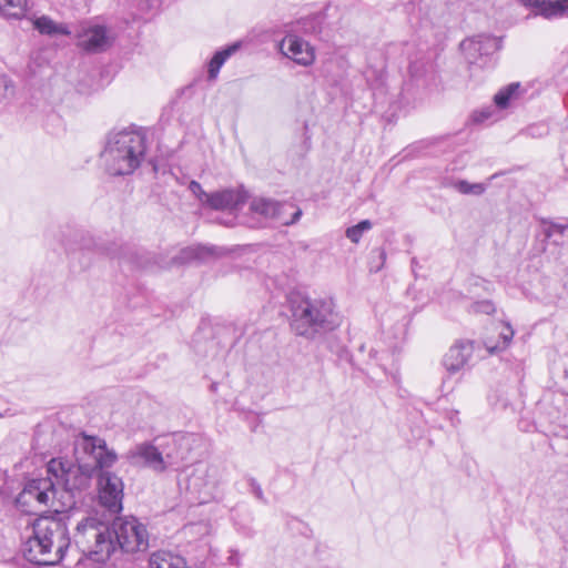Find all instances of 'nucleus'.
Segmentation results:
<instances>
[{
	"mask_svg": "<svg viewBox=\"0 0 568 568\" xmlns=\"http://www.w3.org/2000/svg\"><path fill=\"white\" fill-rule=\"evenodd\" d=\"M538 129L537 126H530L529 131L531 132V135H535L534 130Z\"/></svg>",
	"mask_w": 568,
	"mask_h": 568,
	"instance_id": "36",
	"label": "nucleus"
},
{
	"mask_svg": "<svg viewBox=\"0 0 568 568\" xmlns=\"http://www.w3.org/2000/svg\"><path fill=\"white\" fill-rule=\"evenodd\" d=\"M372 226L373 224L369 220H363L358 224L346 230V237L353 243H358L364 232L369 231Z\"/></svg>",
	"mask_w": 568,
	"mask_h": 568,
	"instance_id": "25",
	"label": "nucleus"
},
{
	"mask_svg": "<svg viewBox=\"0 0 568 568\" xmlns=\"http://www.w3.org/2000/svg\"><path fill=\"white\" fill-rule=\"evenodd\" d=\"M73 453L77 463L88 464L95 471L110 468L118 460L116 453L106 447L105 440L95 436H79L74 442Z\"/></svg>",
	"mask_w": 568,
	"mask_h": 568,
	"instance_id": "9",
	"label": "nucleus"
},
{
	"mask_svg": "<svg viewBox=\"0 0 568 568\" xmlns=\"http://www.w3.org/2000/svg\"><path fill=\"white\" fill-rule=\"evenodd\" d=\"M34 28L43 34L64 33L50 18L40 17L33 22Z\"/></svg>",
	"mask_w": 568,
	"mask_h": 568,
	"instance_id": "26",
	"label": "nucleus"
},
{
	"mask_svg": "<svg viewBox=\"0 0 568 568\" xmlns=\"http://www.w3.org/2000/svg\"><path fill=\"white\" fill-rule=\"evenodd\" d=\"M239 44H233L224 50L215 52L207 65L209 80L214 81L217 78L220 69L224 62L237 50Z\"/></svg>",
	"mask_w": 568,
	"mask_h": 568,
	"instance_id": "20",
	"label": "nucleus"
},
{
	"mask_svg": "<svg viewBox=\"0 0 568 568\" xmlns=\"http://www.w3.org/2000/svg\"><path fill=\"white\" fill-rule=\"evenodd\" d=\"M111 534L114 540V551H144L149 547L146 526L134 516H118L112 520Z\"/></svg>",
	"mask_w": 568,
	"mask_h": 568,
	"instance_id": "6",
	"label": "nucleus"
},
{
	"mask_svg": "<svg viewBox=\"0 0 568 568\" xmlns=\"http://www.w3.org/2000/svg\"><path fill=\"white\" fill-rule=\"evenodd\" d=\"M496 311V307L491 301L484 300L474 302L469 306V312L474 314H493Z\"/></svg>",
	"mask_w": 568,
	"mask_h": 568,
	"instance_id": "30",
	"label": "nucleus"
},
{
	"mask_svg": "<svg viewBox=\"0 0 568 568\" xmlns=\"http://www.w3.org/2000/svg\"><path fill=\"white\" fill-rule=\"evenodd\" d=\"M493 114H494L493 108H490V106L489 108H485V109H481L479 111H475L473 113V120H474V122L483 123V122H486V121L490 120Z\"/></svg>",
	"mask_w": 568,
	"mask_h": 568,
	"instance_id": "32",
	"label": "nucleus"
},
{
	"mask_svg": "<svg viewBox=\"0 0 568 568\" xmlns=\"http://www.w3.org/2000/svg\"><path fill=\"white\" fill-rule=\"evenodd\" d=\"M27 10V0H0V14L8 19H21Z\"/></svg>",
	"mask_w": 568,
	"mask_h": 568,
	"instance_id": "21",
	"label": "nucleus"
},
{
	"mask_svg": "<svg viewBox=\"0 0 568 568\" xmlns=\"http://www.w3.org/2000/svg\"><path fill=\"white\" fill-rule=\"evenodd\" d=\"M281 53L295 63L308 67L315 61L314 48L296 34H287L278 43Z\"/></svg>",
	"mask_w": 568,
	"mask_h": 568,
	"instance_id": "12",
	"label": "nucleus"
},
{
	"mask_svg": "<svg viewBox=\"0 0 568 568\" xmlns=\"http://www.w3.org/2000/svg\"><path fill=\"white\" fill-rule=\"evenodd\" d=\"M455 189L462 194L481 195L486 191V185L483 183H469L465 180H459L455 183Z\"/></svg>",
	"mask_w": 568,
	"mask_h": 568,
	"instance_id": "27",
	"label": "nucleus"
},
{
	"mask_svg": "<svg viewBox=\"0 0 568 568\" xmlns=\"http://www.w3.org/2000/svg\"><path fill=\"white\" fill-rule=\"evenodd\" d=\"M124 458L134 467H144L155 473H163L169 467L185 460L186 457L178 450L161 452L153 444L144 442L129 449Z\"/></svg>",
	"mask_w": 568,
	"mask_h": 568,
	"instance_id": "7",
	"label": "nucleus"
},
{
	"mask_svg": "<svg viewBox=\"0 0 568 568\" xmlns=\"http://www.w3.org/2000/svg\"><path fill=\"white\" fill-rule=\"evenodd\" d=\"M55 497V483L48 475L45 478L29 480L16 498L17 506L28 514H36L41 507L48 506Z\"/></svg>",
	"mask_w": 568,
	"mask_h": 568,
	"instance_id": "10",
	"label": "nucleus"
},
{
	"mask_svg": "<svg viewBox=\"0 0 568 568\" xmlns=\"http://www.w3.org/2000/svg\"><path fill=\"white\" fill-rule=\"evenodd\" d=\"M94 471L88 464L72 463L64 458H52L47 465V473L53 478L55 490L60 487L72 495L91 486Z\"/></svg>",
	"mask_w": 568,
	"mask_h": 568,
	"instance_id": "5",
	"label": "nucleus"
},
{
	"mask_svg": "<svg viewBox=\"0 0 568 568\" xmlns=\"http://www.w3.org/2000/svg\"><path fill=\"white\" fill-rule=\"evenodd\" d=\"M250 487L254 496L260 500H265L263 490L255 479H250Z\"/></svg>",
	"mask_w": 568,
	"mask_h": 568,
	"instance_id": "33",
	"label": "nucleus"
},
{
	"mask_svg": "<svg viewBox=\"0 0 568 568\" xmlns=\"http://www.w3.org/2000/svg\"><path fill=\"white\" fill-rule=\"evenodd\" d=\"M111 42L108 31L104 27L95 26L83 32L80 37L79 45L89 52L104 51L110 47Z\"/></svg>",
	"mask_w": 568,
	"mask_h": 568,
	"instance_id": "15",
	"label": "nucleus"
},
{
	"mask_svg": "<svg viewBox=\"0 0 568 568\" xmlns=\"http://www.w3.org/2000/svg\"><path fill=\"white\" fill-rule=\"evenodd\" d=\"M365 80L369 88L374 91V94L377 92L383 94L385 92V63L381 60L376 64H368L363 72Z\"/></svg>",
	"mask_w": 568,
	"mask_h": 568,
	"instance_id": "18",
	"label": "nucleus"
},
{
	"mask_svg": "<svg viewBox=\"0 0 568 568\" xmlns=\"http://www.w3.org/2000/svg\"><path fill=\"white\" fill-rule=\"evenodd\" d=\"M462 47L479 55H488L499 49V41L495 37L480 34L463 42Z\"/></svg>",
	"mask_w": 568,
	"mask_h": 568,
	"instance_id": "17",
	"label": "nucleus"
},
{
	"mask_svg": "<svg viewBox=\"0 0 568 568\" xmlns=\"http://www.w3.org/2000/svg\"><path fill=\"white\" fill-rule=\"evenodd\" d=\"M243 196L234 190H223L209 195L206 204L213 210H236Z\"/></svg>",
	"mask_w": 568,
	"mask_h": 568,
	"instance_id": "16",
	"label": "nucleus"
},
{
	"mask_svg": "<svg viewBox=\"0 0 568 568\" xmlns=\"http://www.w3.org/2000/svg\"><path fill=\"white\" fill-rule=\"evenodd\" d=\"M213 253L212 247L204 245L189 246L181 251L180 260L182 261H191V260H203L207 255Z\"/></svg>",
	"mask_w": 568,
	"mask_h": 568,
	"instance_id": "23",
	"label": "nucleus"
},
{
	"mask_svg": "<svg viewBox=\"0 0 568 568\" xmlns=\"http://www.w3.org/2000/svg\"><path fill=\"white\" fill-rule=\"evenodd\" d=\"M474 355V343L459 341L455 343L443 358V365L448 374L453 375L469 367Z\"/></svg>",
	"mask_w": 568,
	"mask_h": 568,
	"instance_id": "13",
	"label": "nucleus"
},
{
	"mask_svg": "<svg viewBox=\"0 0 568 568\" xmlns=\"http://www.w3.org/2000/svg\"><path fill=\"white\" fill-rule=\"evenodd\" d=\"M291 311V328L307 339H314L339 325V316L335 304L329 297L311 298L292 294L288 298Z\"/></svg>",
	"mask_w": 568,
	"mask_h": 568,
	"instance_id": "2",
	"label": "nucleus"
},
{
	"mask_svg": "<svg viewBox=\"0 0 568 568\" xmlns=\"http://www.w3.org/2000/svg\"><path fill=\"white\" fill-rule=\"evenodd\" d=\"M293 205L290 203H281L276 200L268 197H254L250 202V211L254 214L253 221H247L250 227H261L267 222H276L282 225H291L297 222L302 215V211L296 209L287 216L286 212L292 210Z\"/></svg>",
	"mask_w": 568,
	"mask_h": 568,
	"instance_id": "8",
	"label": "nucleus"
},
{
	"mask_svg": "<svg viewBox=\"0 0 568 568\" xmlns=\"http://www.w3.org/2000/svg\"><path fill=\"white\" fill-rule=\"evenodd\" d=\"M13 94V85L11 81L3 74H0V108L7 103Z\"/></svg>",
	"mask_w": 568,
	"mask_h": 568,
	"instance_id": "29",
	"label": "nucleus"
},
{
	"mask_svg": "<svg viewBox=\"0 0 568 568\" xmlns=\"http://www.w3.org/2000/svg\"><path fill=\"white\" fill-rule=\"evenodd\" d=\"M568 231L567 224L554 223L546 220H542V232L547 240L556 236L564 235Z\"/></svg>",
	"mask_w": 568,
	"mask_h": 568,
	"instance_id": "28",
	"label": "nucleus"
},
{
	"mask_svg": "<svg viewBox=\"0 0 568 568\" xmlns=\"http://www.w3.org/2000/svg\"><path fill=\"white\" fill-rule=\"evenodd\" d=\"M375 253L377 254V257L379 260V264L375 268V271L377 272L382 268V266L384 265V263L386 261V253L382 248L376 250Z\"/></svg>",
	"mask_w": 568,
	"mask_h": 568,
	"instance_id": "35",
	"label": "nucleus"
},
{
	"mask_svg": "<svg viewBox=\"0 0 568 568\" xmlns=\"http://www.w3.org/2000/svg\"><path fill=\"white\" fill-rule=\"evenodd\" d=\"M186 442H187V439L185 437H182V436L181 437H175L174 436V437H171L166 442V444H168L169 447L172 446L174 448H178V447H182L184 444H187Z\"/></svg>",
	"mask_w": 568,
	"mask_h": 568,
	"instance_id": "34",
	"label": "nucleus"
},
{
	"mask_svg": "<svg viewBox=\"0 0 568 568\" xmlns=\"http://www.w3.org/2000/svg\"><path fill=\"white\" fill-rule=\"evenodd\" d=\"M74 542L94 561L103 562L114 552L110 525L97 517H87L77 525Z\"/></svg>",
	"mask_w": 568,
	"mask_h": 568,
	"instance_id": "4",
	"label": "nucleus"
},
{
	"mask_svg": "<svg viewBox=\"0 0 568 568\" xmlns=\"http://www.w3.org/2000/svg\"><path fill=\"white\" fill-rule=\"evenodd\" d=\"M149 568H185L184 560L168 551H156L150 556Z\"/></svg>",
	"mask_w": 568,
	"mask_h": 568,
	"instance_id": "19",
	"label": "nucleus"
},
{
	"mask_svg": "<svg viewBox=\"0 0 568 568\" xmlns=\"http://www.w3.org/2000/svg\"><path fill=\"white\" fill-rule=\"evenodd\" d=\"M99 501L110 516L122 510L124 484L121 477L104 468L98 473Z\"/></svg>",
	"mask_w": 568,
	"mask_h": 568,
	"instance_id": "11",
	"label": "nucleus"
},
{
	"mask_svg": "<svg viewBox=\"0 0 568 568\" xmlns=\"http://www.w3.org/2000/svg\"><path fill=\"white\" fill-rule=\"evenodd\" d=\"M189 190L195 195V197L203 204H206L209 199V193H206L201 184L196 181H191L189 184Z\"/></svg>",
	"mask_w": 568,
	"mask_h": 568,
	"instance_id": "31",
	"label": "nucleus"
},
{
	"mask_svg": "<svg viewBox=\"0 0 568 568\" xmlns=\"http://www.w3.org/2000/svg\"><path fill=\"white\" fill-rule=\"evenodd\" d=\"M69 546V529L64 517L42 516L32 524L31 534L22 545V554L32 564L53 566L63 559Z\"/></svg>",
	"mask_w": 568,
	"mask_h": 568,
	"instance_id": "1",
	"label": "nucleus"
},
{
	"mask_svg": "<svg viewBox=\"0 0 568 568\" xmlns=\"http://www.w3.org/2000/svg\"><path fill=\"white\" fill-rule=\"evenodd\" d=\"M514 334H515V332H514L513 327L510 326V324L506 323L503 331L499 334L500 343H498L497 345H494V346L486 344L487 349L490 353H494V352L503 351V349L507 348L509 346L510 342L513 341Z\"/></svg>",
	"mask_w": 568,
	"mask_h": 568,
	"instance_id": "24",
	"label": "nucleus"
},
{
	"mask_svg": "<svg viewBox=\"0 0 568 568\" xmlns=\"http://www.w3.org/2000/svg\"><path fill=\"white\" fill-rule=\"evenodd\" d=\"M526 8L534 9L535 16L545 19H560L568 17V0H519Z\"/></svg>",
	"mask_w": 568,
	"mask_h": 568,
	"instance_id": "14",
	"label": "nucleus"
},
{
	"mask_svg": "<svg viewBox=\"0 0 568 568\" xmlns=\"http://www.w3.org/2000/svg\"><path fill=\"white\" fill-rule=\"evenodd\" d=\"M146 152V136L141 129L111 131L101 153L106 172L113 176L132 174Z\"/></svg>",
	"mask_w": 568,
	"mask_h": 568,
	"instance_id": "3",
	"label": "nucleus"
},
{
	"mask_svg": "<svg viewBox=\"0 0 568 568\" xmlns=\"http://www.w3.org/2000/svg\"><path fill=\"white\" fill-rule=\"evenodd\" d=\"M520 95V84L518 82L510 83L509 85L499 90L495 97L494 102L499 109H506L511 100L518 99Z\"/></svg>",
	"mask_w": 568,
	"mask_h": 568,
	"instance_id": "22",
	"label": "nucleus"
}]
</instances>
